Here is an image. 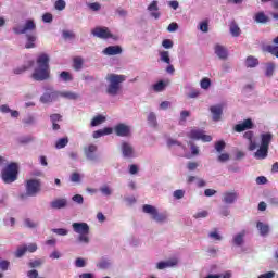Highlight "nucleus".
<instances>
[{
  "instance_id": "1",
  "label": "nucleus",
  "mask_w": 278,
  "mask_h": 278,
  "mask_svg": "<svg viewBox=\"0 0 278 278\" xmlns=\"http://www.w3.org/2000/svg\"><path fill=\"white\" fill-rule=\"evenodd\" d=\"M50 58L47 53H41L36 59L31 78L35 81H47L51 77V68L49 67Z\"/></svg>"
},
{
  "instance_id": "2",
  "label": "nucleus",
  "mask_w": 278,
  "mask_h": 278,
  "mask_svg": "<svg viewBox=\"0 0 278 278\" xmlns=\"http://www.w3.org/2000/svg\"><path fill=\"white\" fill-rule=\"evenodd\" d=\"M13 31L17 36H21L23 34L26 35V49H36V40H38V37L36 36V22L34 20H26L23 26H14Z\"/></svg>"
},
{
  "instance_id": "3",
  "label": "nucleus",
  "mask_w": 278,
  "mask_h": 278,
  "mask_svg": "<svg viewBox=\"0 0 278 278\" xmlns=\"http://www.w3.org/2000/svg\"><path fill=\"white\" fill-rule=\"evenodd\" d=\"M127 76L125 75H118V74H108L105 77L106 85V94L109 97H118L121 94V91L123 90V87L121 84L123 81H126Z\"/></svg>"
},
{
  "instance_id": "4",
  "label": "nucleus",
  "mask_w": 278,
  "mask_h": 278,
  "mask_svg": "<svg viewBox=\"0 0 278 278\" xmlns=\"http://www.w3.org/2000/svg\"><path fill=\"white\" fill-rule=\"evenodd\" d=\"M74 233H77L76 242L88 247L90 244V225L85 222H76L72 224Z\"/></svg>"
},
{
  "instance_id": "5",
  "label": "nucleus",
  "mask_w": 278,
  "mask_h": 278,
  "mask_svg": "<svg viewBox=\"0 0 278 278\" xmlns=\"http://www.w3.org/2000/svg\"><path fill=\"white\" fill-rule=\"evenodd\" d=\"M142 212L143 214H149L150 218L159 225H164V223H168V212H160L157 207L151 204H144L142 206Z\"/></svg>"
},
{
  "instance_id": "6",
  "label": "nucleus",
  "mask_w": 278,
  "mask_h": 278,
  "mask_svg": "<svg viewBox=\"0 0 278 278\" xmlns=\"http://www.w3.org/2000/svg\"><path fill=\"white\" fill-rule=\"evenodd\" d=\"M261 146L260 149L254 153V157L256 160H266L268 157V148L273 142V134L271 132H263L260 136Z\"/></svg>"
},
{
  "instance_id": "7",
  "label": "nucleus",
  "mask_w": 278,
  "mask_h": 278,
  "mask_svg": "<svg viewBox=\"0 0 278 278\" xmlns=\"http://www.w3.org/2000/svg\"><path fill=\"white\" fill-rule=\"evenodd\" d=\"M1 178L4 184H14L18 179V164L7 165L1 172Z\"/></svg>"
},
{
  "instance_id": "8",
  "label": "nucleus",
  "mask_w": 278,
  "mask_h": 278,
  "mask_svg": "<svg viewBox=\"0 0 278 278\" xmlns=\"http://www.w3.org/2000/svg\"><path fill=\"white\" fill-rule=\"evenodd\" d=\"M60 99V91L52 87L46 88V92L39 98L40 103L49 105Z\"/></svg>"
},
{
  "instance_id": "9",
  "label": "nucleus",
  "mask_w": 278,
  "mask_h": 278,
  "mask_svg": "<svg viewBox=\"0 0 278 278\" xmlns=\"http://www.w3.org/2000/svg\"><path fill=\"white\" fill-rule=\"evenodd\" d=\"M25 188L26 197H38V194H40V191L42 190V185L38 179H29L26 181Z\"/></svg>"
},
{
  "instance_id": "10",
  "label": "nucleus",
  "mask_w": 278,
  "mask_h": 278,
  "mask_svg": "<svg viewBox=\"0 0 278 278\" xmlns=\"http://www.w3.org/2000/svg\"><path fill=\"white\" fill-rule=\"evenodd\" d=\"M119 149L125 160H134L135 157H138V153H136V148H134V144H131V142L129 141H122Z\"/></svg>"
},
{
  "instance_id": "11",
  "label": "nucleus",
  "mask_w": 278,
  "mask_h": 278,
  "mask_svg": "<svg viewBox=\"0 0 278 278\" xmlns=\"http://www.w3.org/2000/svg\"><path fill=\"white\" fill-rule=\"evenodd\" d=\"M91 34L96 38H101L102 40H108L109 38L118 40V37L114 36L108 27H96L91 30Z\"/></svg>"
},
{
  "instance_id": "12",
  "label": "nucleus",
  "mask_w": 278,
  "mask_h": 278,
  "mask_svg": "<svg viewBox=\"0 0 278 278\" xmlns=\"http://www.w3.org/2000/svg\"><path fill=\"white\" fill-rule=\"evenodd\" d=\"M99 150V148L97 147V144H88L84 148V153H85V157L86 160H88L89 162H99V154H97V151Z\"/></svg>"
},
{
  "instance_id": "13",
  "label": "nucleus",
  "mask_w": 278,
  "mask_h": 278,
  "mask_svg": "<svg viewBox=\"0 0 278 278\" xmlns=\"http://www.w3.org/2000/svg\"><path fill=\"white\" fill-rule=\"evenodd\" d=\"M188 136L189 138H191V140H202V142H212V136L205 135V131H203L202 129H192Z\"/></svg>"
},
{
  "instance_id": "14",
  "label": "nucleus",
  "mask_w": 278,
  "mask_h": 278,
  "mask_svg": "<svg viewBox=\"0 0 278 278\" xmlns=\"http://www.w3.org/2000/svg\"><path fill=\"white\" fill-rule=\"evenodd\" d=\"M113 131L121 138H127L131 136V126L121 123L114 127Z\"/></svg>"
},
{
  "instance_id": "15",
  "label": "nucleus",
  "mask_w": 278,
  "mask_h": 278,
  "mask_svg": "<svg viewBox=\"0 0 278 278\" xmlns=\"http://www.w3.org/2000/svg\"><path fill=\"white\" fill-rule=\"evenodd\" d=\"M179 264V260L177 257L169 258L167 261H161L155 264L156 270H166V268H175Z\"/></svg>"
},
{
  "instance_id": "16",
  "label": "nucleus",
  "mask_w": 278,
  "mask_h": 278,
  "mask_svg": "<svg viewBox=\"0 0 278 278\" xmlns=\"http://www.w3.org/2000/svg\"><path fill=\"white\" fill-rule=\"evenodd\" d=\"M212 114V121L218 123L223 118V104H215L210 108Z\"/></svg>"
},
{
  "instance_id": "17",
  "label": "nucleus",
  "mask_w": 278,
  "mask_h": 278,
  "mask_svg": "<svg viewBox=\"0 0 278 278\" xmlns=\"http://www.w3.org/2000/svg\"><path fill=\"white\" fill-rule=\"evenodd\" d=\"M222 201L226 205H233L238 201V192L236 191H226L222 195Z\"/></svg>"
},
{
  "instance_id": "18",
  "label": "nucleus",
  "mask_w": 278,
  "mask_h": 278,
  "mask_svg": "<svg viewBox=\"0 0 278 278\" xmlns=\"http://www.w3.org/2000/svg\"><path fill=\"white\" fill-rule=\"evenodd\" d=\"M50 207L52 210H64L65 207H68V200L66 198L54 199L50 203Z\"/></svg>"
},
{
  "instance_id": "19",
  "label": "nucleus",
  "mask_w": 278,
  "mask_h": 278,
  "mask_svg": "<svg viewBox=\"0 0 278 278\" xmlns=\"http://www.w3.org/2000/svg\"><path fill=\"white\" fill-rule=\"evenodd\" d=\"M159 1L153 0L149 5H148V12H150V16L152 18H155L157 21L162 14L160 13V7L157 5Z\"/></svg>"
},
{
  "instance_id": "20",
  "label": "nucleus",
  "mask_w": 278,
  "mask_h": 278,
  "mask_svg": "<svg viewBox=\"0 0 278 278\" xmlns=\"http://www.w3.org/2000/svg\"><path fill=\"white\" fill-rule=\"evenodd\" d=\"M244 238H247V230H241L232 237L233 247H244Z\"/></svg>"
},
{
  "instance_id": "21",
  "label": "nucleus",
  "mask_w": 278,
  "mask_h": 278,
  "mask_svg": "<svg viewBox=\"0 0 278 278\" xmlns=\"http://www.w3.org/2000/svg\"><path fill=\"white\" fill-rule=\"evenodd\" d=\"M233 129L237 134H242V131H247V129H253V121L245 119L242 123L235 125Z\"/></svg>"
},
{
  "instance_id": "22",
  "label": "nucleus",
  "mask_w": 278,
  "mask_h": 278,
  "mask_svg": "<svg viewBox=\"0 0 278 278\" xmlns=\"http://www.w3.org/2000/svg\"><path fill=\"white\" fill-rule=\"evenodd\" d=\"M214 52H215V55H217V58L219 60H227V58L229 55V52L227 51V48H225V46H222L219 43H216L214 46Z\"/></svg>"
},
{
  "instance_id": "23",
  "label": "nucleus",
  "mask_w": 278,
  "mask_h": 278,
  "mask_svg": "<svg viewBox=\"0 0 278 278\" xmlns=\"http://www.w3.org/2000/svg\"><path fill=\"white\" fill-rule=\"evenodd\" d=\"M103 55H121L123 48L121 46H109L102 51Z\"/></svg>"
},
{
  "instance_id": "24",
  "label": "nucleus",
  "mask_w": 278,
  "mask_h": 278,
  "mask_svg": "<svg viewBox=\"0 0 278 278\" xmlns=\"http://www.w3.org/2000/svg\"><path fill=\"white\" fill-rule=\"evenodd\" d=\"M81 96L74 91H59V99H70L71 101H77Z\"/></svg>"
},
{
  "instance_id": "25",
  "label": "nucleus",
  "mask_w": 278,
  "mask_h": 278,
  "mask_svg": "<svg viewBox=\"0 0 278 278\" xmlns=\"http://www.w3.org/2000/svg\"><path fill=\"white\" fill-rule=\"evenodd\" d=\"M99 192L102 194V197H105L106 199L112 197L114 194V188L110 186L109 184H104L100 186Z\"/></svg>"
},
{
  "instance_id": "26",
  "label": "nucleus",
  "mask_w": 278,
  "mask_h": 278,
  "mask_svg": "<svg viewBox=\"0 0 278 278\" xmlns=\"http://www.w3.org/2000/svg\"><path fill=\"white\" fill-rule=\"evenodd\" d=\"M256 229L260 231V236L263 237H266L270 232V226L264 222H257Z\"/></svg>"
},
{
  "instance_id": "27",
  "label": "nucleus",
  "mask_w": 278,
  "mask_h": 278,
  "mask_svg": "<svg viewBox=\"0 0 278 278\" xmlns=\"http://www.w3.org/2000/svg\"><path fill=\"white\" fill-rule=\"evenodd\" d=\"M96 266L100 270H108V268L112 267V261L110 258L102 257V258H100V261L97 263Z\"/></svg>"
},
{
  "instance_id": "28",
  "label": "nucleus",
  "mask_w": 278,
  "mask_h": 278,
  "mask_svg": "<svg viewBox=\"0 0 278 278\" xmlns=\"http://www.w3.org/2000/svg\"><path fill=\"white\" fill-rule=\"evenodd\" d=\"M277 70V64L274 62H268L265 64V77H273L275 75V71Z\"/></svg>"
},
{
  "instance_id": "29",
  "label": "nucleus",
  "mask_w": 278,
  "mask_h": 278,
  "mask_svg": "<svg viewBox=\"0 0 278 278\" xmlns=\"http://www.w3.org/2000/svg\"><path fill=\"white\" fill-rule=\"evenodd\" d=\"M243 138H245V140H249L250 144H249V151H255V149H257V143L253 140V131H247L243 135Z\"/></svg>"
},
{
  "instance_id": "30",
  "label": "nucleus",
  "mask_w": 278,
  "mask_h": 278,
  "mask_svg": "<svg viewBox=\"0 0 278 278\" xmlns=\"http://www.w3.org/2000/svg\"><path fill=\"white\" fill-rule=\"evenodd\" d=\"M113 132H114V129H112L111 127H106V128L93 131L92 136L94 139H97V138H102V136H110V134H113Z\"/></svg>"
},
{
  "instance_id": "31",
  "label": "nucleus",
  "mask_w": 278,
  "mask_h": 278,
  "mask_svg": "<svg viewBox=\"0 0 278 278\" xmlns=\"http://www.w3.org/2000/svg\"><path fill=\"white\" fill-rule=\"evenodd\" d=\"M208 239L213 242H222L223 236L220 235V231L215 228L208 232Z\"/></svg>"
},
{
  "instance_id": "32",
  "label": "nucleus",
  "mask_w": 278,
  "mask_h": 278,
  "mask_svg": "<svg viewBox=\"0 0 278 278\" xmlns=\"http://www.w3.org/2000/svg\"><path fill=\"white\" fill-rule=\"evenodd\" d=\"M106 118L104 115H97L91 119V127H99V125H103L105 123Z\"/></svg>"
},
{
  "instance_id": "33",
  "label": "nucleus",
  "mask_w": 278,
  "mask_h": 278,
  "mask_svg": "<svg viewBox=\"0 0 278 278\" xmlns=\"http://www.w3.org/2000/svg\"><path fill=\"white\" fill-rule=\"evenodd\" d=\"M147 121L150 127H157V115H155V113L150 112L148 114Z\"/></svg>"
},
{
  "instance_id": "34",
  "label": "nucleus",
  "mask_w": 278,
  "mask_h": 278,
  "mask_svg": "<svg viewBox=\"0 0 278 278\" xmlns=\"http://www.w3.org/2000/svg\"><path fill=\"white\" fill-rule=\"evenodd\" d=\"M260 64V61L255 56H248L245 60V66L248 68H255Z\"/></svg>"
},
{
  "instance_id": "35",
  "label": "nucleus",
  "mask_w": 278,
  "mask_h": 278,
  "mask_svg": "<svg viewBox=\"0 0 278 278\" xmlns=\"http://www.w3.org/2000/svg\"><path fill=\"white\" fill-rule=\"evenodd\" d=\"M161 62H164V64H170V52L168 51H160L159 52Z\"/></svg>"
},
{
  "instance_id": "36",
  "label": "nucleus",
  "mask_w": 278,
  "mask_h": 278,
  "mask_svg": "<svg viewBox=\"0 0 278 278\" xmlns=\"http://www.w3.org/2000/svg\"><path fill=\"white\" fill-rule=\"evenodd\" d=\"M242 31L240 30V27L238 26V24H236V22H232L230 24V34L231 36H233V38H238V36H240Z\"/></svg>"
},
{
  "instance_id": "37",
  "label": "nucleus",
  "mask_w": 278,
  "mask_h": 278,
  "mask_svg": "<svg viewBox=\"0 0 278 278\" xmlns=\"http://www.w3.org/2000/svg\"><path fill=\"white\" fill-rule=\"evenodd\" d=\"M53 5L56 12H64L66 10V0H56Z\"/></svg>"
},
{
  "instance_id": "38",
  "label": "nucleus",
  "mask_w": 278,
  "mask_h": 278,
  "mask_svg": "<svg viewBox=\"0 0 278 278\" xmlns=\"http://www.w3.org/2000/svg\"><path fill=\"white\" fill-rule=\"evenodd\" d=\"M198 29L203 34H207V31H210V22L207 20L200 22L198 25Z\"/></svg>"
},
{
  "instance_id": "39",
  "label": "nucleus",
  "mask_w": 278,
  "mask_h": 278,
  "mask_svg": "<svg viewBox=\"0 0 278 278\" xmlns=\"http://www.w3.org/2000/svg\"><path fill=\"white\" fill-rule=\"evenodd\" d=\"M254 21L256 23H268V16L264 12H258L255 14Z\"/></svg>"
},
{
  "instance_id": "40",
  "label": "nucleus",
  "mask_w": 278,
  "mask_h": 278,
  "mask_svg": "<svg viewBox=\"0 0 278 278\" xmlns=\"http://www.w3.org/2000/svg\"><path fill=\"white\" fill-rule=\"evenodd\" d=\"M76 268H86L88 266V261L84 257H78L75 260Z\"/></svg>"
},
{
  "instance_id": "41",
  "label": "nucleus",
  "mask_w": 278,
  "mask_h": 278,
  "mask_svg": "<svg viewBox=\"0 0 278 278\" xmlns=\"http://www.w3.org/2000/svg\"><path fill=\"white\" fill-rule=\"evenodd\" d=\"M70 181H72V184H81V174L77 172L72 173Z\"/></svg>"
},
{
  "instance_id": "42",
  "label": "nucleus",
  "mask_w": 278,
  "mask_h": 278,
  "mask_svg": "<svg viewBox=\"0 0 278 278\" xmlns=\"http://www.w3.org/2000/svg\"><path fill=\"white\" fill-rule=\"evenodd\" d=\"M87 8L91 12H99L101 10V3H99V2H89V3H87Z\"/></svg>"
},
{
  "instance_id": "43",
  "label": "nucleus",
  "mask_w": 278,
  "mask_h": 278,
  "mask_svg": "<svg viewBox=\"0 0 278 278\" xmlns=\"http://www.w3.org/2000/svg\"><path fill=\"white\" fill-rule=\"evenodd\" d=\"M84 66V60L79 56L74 59V71H81Z\"/></svg>"
},
{
  "instance_id": "44",
  "label": "nucleus",
  "mask_w": 278,
  "mask_h": 278,
  "mask_svg": "<svg viewBox=\"0 0 278 278\" xmlns=\"http://www.w3.org/2000/svg\"><path fill=\"white\" fill-rule=\"evenodd\" d=\"M66 144H68V138L67 137L61 138L56 141L55 149H64Z\"/></svg>"
},
{
  "instance_id": "45",
  "label": "nucleus",
  "mask_w": 278,
  "mask_h": 278,
  "mask_svg": "<svg viewBox=\"0 0 278 278\" xmlns=\"http://www.w3.org/2000/svg\"><path fill=\"white\" fill-rule=\"evenodd\" d=\"M173 197L174 199H177V200L184 199V197H186V190L177 189L173 192Z\"/></svg>"
},
{
  "instance_id": "46",
  "label": "nucleus",
  "mask_w": 278,
  "mask_h": 278,
  "mask_svg": "<svg viewBox=\"0 0 278 278\" xmlns=\"http://www.w3.org/2000/svg\"><path fill=\"white\" fill-rule=\"evenodd\" d=\"M60 79H62L63 81H73V75L70 72H62L60 74Z\"/></svg>"
},
{
  "instance_id": "47",
  "label": "nucleus",
  "mask_w": 278,
  "mask_h": 278,
  "mask_svg": "<svg viewBox=\"0 0 278 278\" xmlns=\"http://www.w3.org/2000/svg\"><path fill=\"white\" fill-rule=\"evenodd\" d=\"M3 225L5 227H14V225H16V219L14 217H5L3 219Z\"/></svg>"
},
{
  "instance_id": "48",
  "label": "nucleus",
  "mask_w": 278,
  "mask_h": 278,
  "mask_svg": "<svg viewBox=\"0 0 278 278\" xmlns=\"http://www.w3.org/2000/svg\"><path fill=\"white\" fill-rule=\"evenodd\" d=\"M164 88H166V84H164V81H159L153 85L154 92H162Z\"/></svg>"
},
{
  "instance_id": "49",
  "label": "nucleus",
  "mask_w": 278,
  "mask_h": 278,
  "mask_svg": "<svg viewBox=\"0 0 278 278\" xmlns=\"http://www.w3.org/2000/svg\"><path fill=\"white\" fill-rule=\"evenodd\" d=\"M26 252H27V248H25V245H21L15 251V257L21 258L23 257V255H25Z\"/></svg>"
},
{
  "instance_id": "50",
  "label": "nucleus",
  "mask_w": 278,
  "mask_h": 278,
  "mask_svg": "<svg viewBox=\"0 0 278 278\" xmlns=\"http://www.w3.org/2000/svg\"><path fill=\"white\" fill-rule=\"evenodd\" d=\"M200 86L203 90H208L212 86V81L210 80V78H203L200 83Z\"/></svg>"
},
{
  "instance_id": "51",
  "label": "nucleus",
  "mask_w": 278,
  "mask_h": 278,
  "mask_svg": "<svg viewBox=\"0 0 278 278\" xmlns=\"http://www.w3.org/2000/svg\"><path fill=\"white\" fill-rule=\"evenodd\" d=\"M207 216H210V212H207V211H200V212H197L193 215V218L201 219V218H207Z\"/></svg>"
},
{
  "instance_id": "52",
  "label": "nucleus",
  "mask_w": 278,
  "mask_h": 278,
  "mask_svg": "<svg viewBox=\"0 0 278 278\" xmlns=\"http://www.w3.org/2000/svg\"><path fill=\"white\" fill-rule=\"evenodd\" d=\"M52 233H56V236H68V230L65 228H53Z\"/></svg>"
},
{
  "instance_id": "53",
  "label": "nucleus",
  "mask_w": 278,
  "mask_h": 278,
  "mask_svg": "<svg viewBox=\"0 0 278 278\" xmlns=\"http://www.w3.org/2000/svg\"><path fill=\"white\" fill-rule=\"evenodd\" d=\"M18 142L21 144H29V142H34V137L31 136L20 137Z\"/></svg>"
},
{
  "instance_id": "54",
  "label": "nucleus",
  "mask_w": 278,
  "mask_h": 278,
  "mask_svg": "<svg viewBox=\"0 0 278 278\" xmlns=\"http://www.w3.org/2000/svg\"><path fill=\"white\" fill-rule=\"evenodd\" d=\"M9 268H10V261L8 260L0 261V270L5 273L7 270H9Z\"/></svg>"
},
{
  "instance_id": "55",
  "label": "nucleus",
  "mask_w": 278,
  "mask_h": 278,
  "mask_svg": "<svg viewBox=\"0 0 278 278\" xmlns=\"http://www.w3.org/2000/svg\"><path fill=\"white\" fill-rule=\"evenodd\" d=\"M24 247L26 248V252H28V253H36V251H38V244H36V243H29Z\"/></svg>"
},
{
  "instance_id": "56",
  "label": "nucleus",
  "mask_w": 278,
  "mask_h": 278,
  "mask_svg": "<svg viewBox=\"0 0 278 278\" xmlns=\"http://www.w3.org/2000/svg\"><path fill=\"white\" fill-rule=\"evenodd\" d=\"M24 225L28 227V229H36V227H38V224L31 219H25Z\"/></svg>"
},
{
  "instance_id": "57",
  "label": "nucleus",
  "mask_w": 278,
  "mask_h": 278,
  "mask_svg": "<svg viewBox=\"0 0 278 278\" xmlns=\"http://www.w3.org/2000/svg\"><path fill=\"white\" fill-rule=\"evenodd\" d=\"M72 201H74V203H77L78 205H84V195L81 194H75L72 198Z\"/></svg>"
},
{
  "instance_id": "58",
  "label": "nucleus",
  "mask_w": 278,
  "mask_h": 278,
  "mask_svg": "<svg viewBox=\"0 0 278 278\" xmlns=\"http://www.w3.org/2000/svg\"><path fill=\"white\" fill-rule=\"evenodd\" d=\"M267 51L271 55H275V58H278V46H268Z\"/></svg>"
},
{
  "instance_id": "59",
  "label": "nucleus",
  "mask_w": 278,
  "mask_h": 278,
  "mask_svg": "<svg viewBox=\"0 0 278 278\" xmlns=\"http://www.w3.org/2000/svg\"><path fill=\"white\" fill-rule=\"evenodd\" d=\"M63 38L65 40H73L75 38V33H73L71 30H64L63 31Z\"/></svg>"
},
{
  "instance_id": "60",
  "label": "nucleus",
  "mask_w": 278,
  "mask_h": 278,
  "mask_svg": "<svg viewBox=\"0 0 278 278\" xmlns=\"http://www.w3.org/2000/svg\"><path fill=\"white\" fill-rule=\"evenodd\" d=\"M177 29H179V24L175 22L170 23L167 27V31H169V34H174V31H177Z\"/></svg>"
},
{
  "instance_id": "61",
  "label": "nucleus",
  "mask_w": 278,
  "mask_h": 278,
  "mask_svg": "<svg viewBox=\"0 0 278 278\" xmlns=\"http://www.w3.org/2000/svg\"><path fill=\"white\" fill-rule=\"evenodd\" d=\"M43 23H53V14L51 13H45L42 15Z\"/></svg>"
},
{
  "instance_id": "62",
  "label": "nucleus",
  "mask_w": 278,
  "mask_h": 278,
  "mask_svg": "<svg viewBox=\"0 0 278 278\" xmlns=\"http://www.w3.org/2000/svg\"><path fill=\"white\" fill-rule=\"evenodd\" d=\"M173 45H174L173 40H170V39H165L162 41V47L164 49H173Z\"/></svg>"
},
{
  "instance_id": "63",
  "label": "nucleus",
  "mask_w": 278,
  "mask_h": 278,
  "mask_svg": "<svg viewBox=\"0 0 278 278\" xmlns=\"http://www.w3.org/2000/svg\"><path fill=\"white\" fill-rule=\"evenodd\" d=\"M190 116V111H181L180 112V123H186V118Z\"/></svg>"
},
{
  "instance_id": "64",
  "label": "nucleus",
  "mask_w": 278,
  "mask_h": 278,
  "mask_svg": "<svg viewBox=\"0 0 278 278\" xmlns=\"http://www.w3.org/2000/svg\"><path fill=\"white\" fill-rule=\"evenodd\" d=\"M258 278H275V271H267L258 276Z\"/></svg>"
}]
</instances>
